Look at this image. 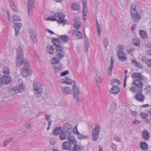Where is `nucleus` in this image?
<instances>
[{"instance_id":"ddd939ff","label":"nucleus","mask_w":151,"mask_h":151,"mask_svg":"<svg viewBox=\"0 0 151 151\" xmlns=\"http://www.w3.org/2000/svg\"><path fill=\"white\" fill-rule=\"evenodd\" d=\"M68 140L69 141V142H70L72 146H75V145H78L77 142L75 138V137L73 135H72L70 134L68 135L67 137Z\"/></svg>"},{"instance_id":"de8ad7c7","label":"nucleus","mask_w":151,"mask_h":151,"mask_svg":"<svg viewBox=\"0 0 151 151\" xmlns=\"http://www.w3.org/2000/svg\"><path fill=\"white\" fill-rule=\"evenodd\" d=\"M13 21H21V19L19 16L15 15L13 16Z\"/></svg>"},{"instance_id":"c9c22d12","label":"nucleus","mask_w":151,"mask_h":151,"mask_svg":"<svg viewBox=\"0 0 151 151\" xmlns=\"http://www.w3.org/2000/svg\"><path fill=\"white\" fill-rule=\"evenodd\" d=\"M132 63L137 67L141 68L142 64L141 63H138L135 60H131Z\"/></svg>"},{"instance_id":"4468645a","label":"nucleus","mask_w":151,"mask_h":151,"mask_svg":"<svg viewBox=\"0 0 151 151\" xmlns=\"http://www.w3.org/2000/svg\"><path fill=\"white\" fill-rule=\"evenodd\" d=\"M22 24L20 22H15L14 24V27L15 30V36H17L19 34Z\"/></svg>"},{"instance_id":"aec40b11","label":"nucleus","mask_w":151,"mask_h":151,"mask_svg":"<svg viewBox=\"0 0 151 151\" xmlns=\"http://www.w3.org/2000/svg\"><path fill=\"white\" fill-rule=\"evenodd\" d=\"M55 38L58 39L60 42H61L63 43L69 40V38L66 35H61L59 38L56 37Z\"/></svg>"},{"instance_id":"8fccbe9b","label":"nucleus","mask_w":151,"mask_h":151,"mask_svg":"<svg viewBox=\"0 0 151 151\" xmlns=\"http://www.w3.org/2000/svg\"><path fill=\"white\" fill-rule=\"evenodd\" d=\"M77 125L75 126L73 129V133L74 134H79V132L78 131L77 128Z\"/></svg>"},{"instance_id":"69168bd1","label":"nucleus","mask_w":151,"mask_h":151,"mask_svg":"<svg viewBox=\"0 0 151 151\" xmlns=\"http://www.w3.org/2000/svg\"><path fill=\"white\" fill-rule=\"evenodd\" d=\"M136 25H133V26H132L131 27V29H132V31L133 32H134V31L135 30V29L136 28Z\"/></svg>"},{"instance_id":"e2e57ef3","label":"nucleus","mask_w":151,"mask_h":151,"mask_svg":"<svg viewBox=\"0 0 151 151\" xmlns=\"http://www.w3.org/2000/svg\"><path fill=\"white\" fill-rule=\"evenodd\" d=\"M114 140H116L118 142H120L121 141V139L119 137H114Z\"/></svg>"},{"instance_id":"864d4df0","label":"nucleus","mask_w":151,"mask_h":151,"mask_svg":"<svg viewBox=\"0 0 151 151\" xmlns=\"http://www.w3.org/2000/svg\"><path fill=\"white\" fill-rule=\"evenodd\" d=\"M146 56H143L142 58V60L143 63H145L148 60Z\"/></svg>"},{"instance_id":"37998d69","label":"nucleus","mask_w":151,"mask_h":151,"mask_svg":"<svg viewBox=\"0 0 151 151\" xmlns=\"http://www.w3.org/2000/svg\"><path fill=\"white\" fill-rule=\"evenodd\" d=\"M118 57L119 59L122 61H125L127 60V57L124 55H119Z\"/></svg>"},{"instance_id":"338daca9","label":"nucleus","mask_w":151,"mask_h":151,"mask_svg":"<svg viewBox=\"0 0 151 151\" xmlns=\"http://www.w3.org/2000/svg\"><path fill=\"white\" fill-rule=\"evenodd\" d=\"M133 123L134 124H139L140 123V122L137 120H134L133 122Z\"/></svg>"},{"instance_id":"a878e982","label":"nucleus","mask_w":151,"mask_h":151,"mask_svg":"<svg viewBox=\"0 0 151 151\" xmlns=\"http://www.w3.org/2000/svg\"><path fill=\"white\" fill-rule=\"evenodd\" d=\"M142 135L143 138L145 140H149L150 136L148 131L146 130L143 131L142 133Z\"/></svg>"},{"instance_id":"72a5a7b5","label":"nucleus","mask_w":151,"mask_h":151,"mask_svg":"<svg viewBox=\"0 0 151 151\" xmlns=\"http://www.w3.org/2000/svg\"><path fill=\"white\" fill-rule=\"evenodd\" d=\"M120 83V81L116 79H113L111 82V84L114 86H118Z\"/></svg>"},{"instance_id":"a18cd8bd","label":"nucleus","mask_w":151,"mask_h":151,"mask_svg":"<svg viewBox=\"0 0 151 151\" xmlns=\"http://www.w3.org/2000/svg\"><path fill=\"white\" fill-rule=\"evenodd\" d=\"M50 116V115H48L47 114H45V115L46 119L48 122V124H49V123H50V124L52 123V120L51 119Z\"/></svg>"},{"instance_id":"cd10ccee","label":"nucleus","mask_w":151,"mask_h":151,"mask_svg":"<svg viewBox=\"0 0 151 151\" xmlns=\"http://www.w3.org/2000/svg\"><path fill=\"white\" fill-rule=\"evenodd\" d=\"M54 70L55 73L59 72L62 69V65L61 63H59L54 66Z\"/></svg>"},{"instance_id":"f3484780","label":"nucleus","mask_w":151,"mask_h":151,"mask_svg":"<svg viewBox=\"0 0 151 151\" xmlns=\"http://www.w3.org/2000/svg\"><path fill=\"white\" fill-rule=\"evenodd\" d=\"M2 79L3 80L4 84H9L12 82L11 78L9 75L7 76H3Z\"/></svg>"},{"instance_id":"4c0bfd02","label":"nucleus","mask_w":151,"mask_h":151,"mask_svg":"<svg viewBox=\"0 0 151 151\" xmlns=\"http://www.w3.org/2000/svg\"><path fill=\"white\" fill-rule=\"evenodd\" d=\"M95 80L96 82V84L98 87H99L101 83V80L100 78L98 76H96L95 77Z\"/></svg>"},{"instance_id":"c03bdc74","label":"nucleus","mask_w":151,"mask_h":151,"mask_svg":"<svg viewBox=\"0 0 151 151\" xmlns=\"http://www.w3.org/2000/svg\"><path fill=\"white\" fill-rule=\"evenodd\" d=\"M128 72L127 70H125L124 71V74H125V79L124 81V85L123 86L124 88L125 87V86L126 85V80L127 78V74Z\"/></svg>"},{"instance_id":"1a4fd4ad","label":"nucleus","mask_w":151,"mask_h":151,"mask_svg":"<svg viewBox=\"0 0 151 151\" xmlns=\"http://www.w3.org/2000/svg\"><path fill=\"white\" fill-rule=\"evenodd\" d=\"M29 35V36L32 42L36 43L37 42L36 37V33L31 28H28L27 29Z\"/></svg>"},{"instance_id":"7c9ffc66","label":"nucleus","mask_w":151,"mask_h":151,"mask_svg":"<svg viewBox=\"0 0 151 151\" xmlns=\"http://www.w3.org/2000/svg\"><path fill=\"white\" fill-rule=\"evenodd\" d=\"M139 34L140 36L144 39H147V35L146 32L142 30H139Z\"/></svg>"},{"instance_id":"2f4dec72","label":"nucleus","mask_w":151,"mask_h":151,"mask_svg":"<svg viewBox=\"0 0 151 151\" xmlns=\"http://www.w3.org/2000/svg\"><path fill=\"white\" fill-rule=\"evenodd\" d=\"M60 59L54 57L51 59V63L52 64L57 65V64L60 63Z\"/></svg>"},{"instance_id":"bf43d9fd","label":"nucleus","mask_w":151,"mask_h":151,"mask_svg":"<svg viewBox=\"0 0 151 151\" xmlns=\"http://www.w3.org/2000/svg\"><path fill=\"white\" fill-rule=\"evenodd\" d=\"M111 147L113 149L115 150H117V145H116L113 143L112 144Z\"/></svg>"},{"instance_id":"3c124183","label":"nucleus","mask_w":151,"mask_h":151,"mask_svg":"<svg viewBox=\"0 0 151 151\" xmlns=\"http://www.w3.org/2000/svg\"><path fill=\"white\" fill-rule=\"evenodd\" d=\"M69 71L68 70H66L63 72L61 73V76H64L69 74Z\"/></svg>"},{"instance_id":"13d9d810","label":"nucleus","mask_w":151,"mask_h":151,"mask_svg":"<svg viewBox=\"0 0 151 151\" xmlns=\"http://www.w3.org/2000/svg\"><path fill=\"white\" fill-rule=\"evenodd\" d=\"M145 64L150 67H151V59L148 60Z\"/></svg>"},{"instance_id":"b1692460","label":"nucleus","mask_w":151,"mask_h":151,"mask_svg":"<svg viewBox=\"0 0 151 151\" xmlns=\"http://www.w3.org/2000/svg\"><path fill=\"white\" fill-rule=\"evenodd\" d=\"M60 82L62 83H65L68 85H71L72 83V80L67 77H65L62 79Z\"/></svg>"},{"instance_id":"bb28decb","label":"nucleus","mask_w":151,"mask_h":151,"mask_svg":"<svg viewBox=\"0 0 151 151\" xmlns=\"http://www.w3.org/2000/svg\"><path fill=\"white\" fill-rule=\"evenodd\" d=\"M140 147L143 150H148L149 149L148 144L145 141L140 142Z\"/></svg>"},{"instance_id":"a211bd4d","label":"nucleus","mask_w":151,"mask_h":151,"mask_svg":"<svg viewBox=\"0 0 151 151\" xmlns=\"http://www.w3.org/2000/svg\"><path fill=\"white\" fill-rule=\"evenodd\" d=\"M72 127L71 124L68 123L65 124L63 127V130L66 132L68 133H70V130L72 129Z\"/></svg>"},{"instance_id":"0e129e2a","label":"nucleus","mask_w":151,"mask_h":151,"mask_svg":"<svg viewBox=\"0 0 151 151\" xmlns=\"http://www.w3.org/2000/svg\"><path fill=\"white\" fill-rule=\"evenodd\" d=\"M25 126L27 128H29L31 126V124L30 123H27L25 124Z\"/></svg>"},{"instance_id":"2eb2a0df","label":"nucleus","mask_w":151,"mask_h":151,"mask_svg":"<svg viewBox=\"0 0 151 151\" xmlns=\"http://www.w3.org/2000/svg\"><path fill=\"white\" fill-rule=\"evenodd\" d=\"M72 145L69 142H64L62 144V148L63 150H71Z\"/></svg>"},{"instance_id":"4be33fe9","label":"nucleus","mask_w":151,"mask_h":151,"mask_svg":"<svg viewBox=\"0 0 151 151\" xmlns=\"http://www.w3.org/2000/svg\"><path fill=\"white\" fill-rule=\"evenodd\" d=\"M62 131V127L61 126L55 127L53 129L52 133L54 135H58Z\"/></svg>"},{"instance_id":"412c9836","label":"nucleus","mask_w":151,"mask_h":151,"mask_svg":"<svg viewBox=\"0 0 151 151\" xmlns=\"http://www.w3.org/2000/svg\"><path fill=\"white\" fill-rule=\"evenodd\" d=\"M23 56V54L22 53V49L21 48L19 47L17 49V55L16 58L18 59V60H18H24V59H22Z\"/></svg>"},{"instance_id":"6e6552de","label":"nucleus","mask_w":151,"mask_h":151,"mask_svg":"<svg viewBox=\"0 0 151 151\" xmlns=\"http://www.w3.org/2000/svg\"><path fill=\"white\" fill-rule=\"evenodd\" d=\"M72 88L73 93V97L74 98L76 99L77 101L79 103L80 101L79 94L80 93V89L75 85H73Z\"/></svg>"},{"instance_id":"09e8293b","label":"nucleus","mask_w":151,"mask_h":151,"mask_svg":"<svg viewBox=\"0 0 151 151\" xmlns=\"http://www.w3.org/2000/svg\"><path fill=\"white\" fill-rule=\"evenodd\" d=\"M97 22V30L98 34V35H100L101 33L100 27L99 26V24L98 22L97 19L96 20Z\"/></svg>"},{"instance_id":"c85d7f7f","label":"nucleus","mask_w":151,"mask_h":151,"mask_svg":"<svg viewBox=\"0 0 151 151\" xmlns=\"http://www.w3.org/2000/svg\"><path fill=\"white\" fill-rule=\"evenodd\" d=\"M72 34L73 35H76L79 39H81L82 38V34L78 30L75 29L73 30Z\"/></svg>"},{"instance_id":"9b49d317","label":"nucleus","mask_w":151,"mask_h":151,"mask_svg":"<svg viewBox=\"0 0 151 151\" xmlns=\"http://www.w3.org/2000/svg\"><path fill=\"white\" fill-rule=\"evenodd\" d=\"M131 77L133 79V82L134 80H139L140 81H143L144 80L143 76H142L141 73H132Z\"/></svg>"},{"instance_id":"6ab92c4d","label":"nucleus","mask_w":151,"mask_h":151,"mask_svg":"<svg viewBox=\"0 0 151 151\" xmlns=\"http://www.w3.org/2000/svg\"><path fill=\"white\" fill-rule=\"evenodd\" d=\"M120 91V88L118 86H113L110 90V92L112 94L117 93Z\"/></svg>"},{"instance_id":"052dcab7","label":"nucleus","mask_w":151,"mask_h":151,"mask_svg":"<svg viewBox=\"0 0 151 151\" xmlns=\"http://www.w3.org/2000/svg\"><path fill=\"white\" fill-rule=\"evenodd\" d=\"M124 47L122 45H119L118 46V50H124Z\"/></svg>"},{"instance_id":"603ef678","label":"nucleus","mask_w":151,"mask_h":151,"mask_svg":"<svg viewBox=\"0 0 151 151\" xmlns=\"http://www.w3.org/2000/svg\"><path fill=\"white\" fill-rule=\"evenodd\" d=\"M141 115L143 119H146L148 116V115L147 114L143 112L141 113Z\"/></svg>"},{"instance_id":"4d7b16f0","label":"nucleus","mask_w":151,"mask_h":151,"mask_svg":"<svg viewBox=\"0 0 151 151\" xmlns=\"http://www.w3.org/2000/svg\"><path fill=\"white\" fill-rule=\"evenodd\" d=\"M56 143V142L53 139H50L49 141L50 144L52 145H55Z\"/></svg>"},{"instance_id":"0eeeda50","label":"nucleus","mask_w":151,"mask_h":151,"mask_svg":"<svg viewBox=\"0 0 151 151\" xmlns=\"http://www.w3.org/2000/svg\"><path fill=\"white\" fill-rule=\"evenodd\" d=\"M100 127L97 125L95 126V127L93 129L92 133V137L93 140L96 141L99 137L100 133Z\"/></svg>"},{"instance_id":"423d86ee","label":"nucleus","mask_w":151,"mask_h":151,"mask_svg":"<svg viewBox=\"0 0 151 151\" xmlns=\"http://www.w3.org/2000/svg\"><path fill=\"white\" fill-rule=\"evenodd\" d=\"M33 85L34 89L36 92L35 93L36 96L39 97H41L43 89L41 87L40 84L36 82L34 83Z\"/></svg>"},{"instance_id":"6e6d98bb","label":"nucleus","mask_w":151,"mask_h":151,"mask_svg":"<svg viewBox=\"0 0 151 151\" xmlns=\"http://www.w3.org/2000/svg\"><path fill=\"white\" fill-rule=\"evenodd\" d=\"M136 88V87L132 86L130 88V90L132 92H137L138 91H137V90Z\"/></svg>"},{"instance_id":"f8f14e48","label":"nucleus","mask_w":151,"mask_h":151,"mask_svg":"<svg viewBox=\"0 0 151 151\" xmlns=\"http://www.w3.org/2000/svg\"><path fill=\"white\" fill-rule=\"evenodd\" d=\"M35 3V1H28L27 3V8L28 9V14L29 16L30 14L32 12V9L34 7L33 4Z\"/></svg>"},{"instance_id":"5fc2aeb1","label":"nucleus","mask_w":151,"mask_h":151,"mask_svg":"<svg viewBox=\"0 0 151 151\" xmlns=\"http://www.w3.org/2000/svg\"><path fill=\"white\" fill-rule=\"evenodd\" d=\"M124 50H118L117 52V55L118 56L119 55H121L122 54L124 55L125 54L124 52H123Z\"/></svg>"},{"instance_id":"39448f33","label":"nucleus","mask_w":151,"mask_h":151,"mask_svg":"<svg viewBox=\"0 0 151 151\" xmlns=\"http://www.w3.org/2000/svg\"><path fill=\"white\" fill-rule=\"evenodd\" d=\"M25 87L22 82L19 83V86L12 87L9 89V93L11 95L14 96L16 93L24 91Z\"/></svg>"},{"instance_id":"e433bc0d","label":"nucleus","mask_w":151,"mask_h":151,"mask_svg":"<svg viewBox=\"0 0 151 151\" xmlns=\"http://www.w3.org/2000/svg\"><path fill=\"white\" fill-rule=\"evenodd\" d=\"M76 135L78 136L77 137L80 140L88 139V136H84L81 134H80L79 132V134H77Z\"/></svg>"},{"instance_id":"58836bf2","label":"nucleus","mask_w":151,"mask_h":151,"mask_svg":"<svg viewBox=\"0 0 151 151\" xmlns=\"http://www.w3.org/2000/svg\"><path fill=\"white\" fill-rule=\"evenodd\" d=\"M74 27L76 29H79L81 26V22L79 21H75L73 24Z\"/></svg>"},{"instance_id":"393cba45","label":"nucleus","mask_w":151,"mask_h":151,"mask_svg":"<svg viewBox=\"0 0 151 151\" xmlns=\"http://www.w3.org/2000/svg\"><path fill=\"white\" fill-rule=\"evenodd\" d=\"M62 93L64 95L69 94L71 92V88L68 86L64 88H62Z\"/></svg>"},{"instance_id":"79ce46f5","label":"nucleus","mask_w":151,"mask_h":151,"mask_svg":"<svg viewBox=\"0 0 151 151\" xmlns=\"http://www.w3.org/2000/svg\"><path fill=\"white\" fill-rule=\"evenodd\" d=\"M10 4L12 9L15 12H17V8L14 2L12 1H11Z\"/></svg>"},{"instance_id":"f704fd0d","label":"nucleus","mask_w":151,"mask_h":151,"mask_svg":"<svg viewBox=\"0 0 151 151\" xmlns=\"http://www.w3.org/2000/svg\"><path fill=\"white\" fill-rule=\"evenodd\" d=\"M132 43L135 46H138L140 44L139 40L137 38L134 39L132 40Z\"/></svg>"},{"instance_id":"9d476101","label":"nucleus","mask_w":151,"mask_h":151,"mask_svg":"<svg viewBox=\"0 0 151 151\" xmlns=\"http://www.w3.org/2000/svg\"><path fill=\"white\" fill-rule=\"evenodd\" d=\"M132 19L135 23H138L141 19V15L137 12L131 13Z\"/></svg>"},{"instance_id":"774afa93","label":"nucleus","mask_w":151,"mask_h":151,"mask_svg":"<svg viewBox=\"0 0 151 151\" xmlns=\"http://www.w3.org/2000/svg\"><path fill=\"white\" fill-rule=\"evenodd\" d=\"M137 113L135 111H132V113H131V115L132 116H137Z\"/></svg>"},{"instance_id":"f03ea898","label":"nucleus","mask_w":151,"mask_h":151,"mask_svg":"<svg viewBox=\"0 0 151 151\" xmlns=\"http://www.w3.org/2000/svg\"><path fill=\"white\" fill-rule=\"evenodd\" d=\"M16 66L17 67L22 66V75L24 77H27L31 75L29 69V64L26 59L19 60L17 61Z\"/></svg>"},{"instance_id":"7ed1b4c3","label":"nucleus","mask_w":151,"mask_h":151,"mask_svg":"<svg viewBox=\"0 0 151 151\" xmlns=\"http://www.w3.org/2000/svg\"><path fill=\"white\" fill-rule=\"evenodd\" d=\"M132 84L136 87H138L139 89L137 93L134 96L135 99L137 101L141 102L144 101L145 99V96L142 94V87L143 83L142 81L139 80H134Z\"/></svg>"},{"instance_id":"49530a36","label":"nucleus","mask_w":151,"mask_h":151,"mask_svg":"<svg viewBox=\"0 0 151 151\" xmlns=\"http://www.w3.org/2000/svg\"><path fill=\"white\" fill-rule=\"evenodd\" d=\"M104 44L105 48H106L107 46L109 44V42L108 41V38H106L104 39Z\"/></svg>"},{"instance_id":"20e7f679","label":"nucleus","mask_w":151,"mask_h":151,"mask_svg":"<svg viewBox=\"0 0 151 151\" xmlns=\"http://www.w3.org/2000/svg\"><path fill=\"white\" fill-rule=\"evenodd\" d=\"M65 15L63 13H56L54 16L51 15L46 18L47 21H57L59 23L63 24H66V22L64 19Z\"/></svg>"},{"instance_id":"c756f323","label":"nucleus","mask_w":151,"mask_h":151,"mask_svg":"<svg viewBox=\"0 0 151 151\" xmlns=\"http://www.w3.org/2000/svg\"><path fill=\"white\" fill-rule=\"evenodd\" d=\"M71 8L74 10L78 11L80 10V7L79 4L76 3H74L71 5Z\"/></svg>"},{"instance_id":"dca6fc26","label":"nucleus","mask_w":151,"mask_h":151,"mask_svg":"<svg viewBox=\"0 0 151 151\" xmlns=\"http://www.w3.org/2000/svg\"><path fill=\"white\" fill-rule=\"evenodd\" d=\"M86 1H82L83 3V14L82 18L84 20H86V16L87 14V9L86 5Z\"/></svg>"},{"instance_id":"680f3d73","label":"nucleus","mask_w":151,"mask_h":151,"mask_svg":"<svg viewBox=\"0 0 151 151\" xmlns=\"http://www.w3.org/2000/svg\"><path fill=\"white\" fill-rule=\"evenodd\" d=\"M136 7V4L134 3H132L131 5V13L132 12V9Z\"/></svg>"},{"instance_id":"473e14b6","label":"nucleus","mask_w":151,"mask_h":151,"mask_svg":"<svg viewBox=\"0 0 151 151\" xmlns=\"http://www.w3.org/2000/svg\"><path fill=\"white\" fill-rule=\"evenodd\" d=\"M60 133L59 136L60 139L62 140H63L66 139L67 134L65 132L62 131Z\"/></svg>"},{"instance_id":"a19ab883","label":"nucleus","mask_w":151,"mask_h":151,"mask_svg":"<svg viewBox=\"0 0 151 151\" xmlns=\"http://www.w3.org/2000/svg\"><path fill=\"white\" fill-rule=\"evenodd\" d=\"M2 72L4 74H9V70L6 67H4Z\"/></svg>"},{"instance_id":"5701e85b","label":"nucleus","mask_w":151,"mask_h":151,"mask_svg":"<svg viewBox=\"0 0 151 151\" xmlns=\"http://www.w3.org/2000/svg\"><path fill=\"white\" fill-rule=\"evenodd\" d=\"M111 62L109 66V68L108 69L107 71L109 74L110 76L111 75L112 70L114 68V59L112 57L111 58Z\"/></svg>"},{"instance_id":"f257e3e1","label":"nucleus","mask_w":151,"mask_h":151,"mask_svg":"<svg viewBox=\"0 0 151 151\" xmlns=\"http://www.w3.org/2000/svg\"><path fill=\"white\" fill-rule=\"evenodd\" d=\"M52 42L54 45H48L46 47L47 52L49 54L52 55L54 53V46H55L56 51L55 55L58 59H62L65 55V52L63 50V48L61 46L62 42H60L57 38H53L52 40Z\"/></svg>"},{"instance_id":"ea45409f","label":"nucleus","mask_w":151,"mask_h":151,"mask_svg":"<svg viewBox=\"0 0 151 151\" xmlns=\"http://www.w3.org/2000/svg\"><path fill=\"white\" fill-rule=\"evenodd\" d=\"M13 140V139L12 138H10L5 140L4 142L3 146L4 147H6L7 145L10 142L12 141Z\"/></svg>"}]
</instances>
